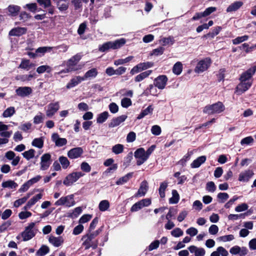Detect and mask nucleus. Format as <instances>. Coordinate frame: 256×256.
<instances>
[{
	"instance_id": "obj_56",
	"label": "nucleus",
	"mask_w": 256,
	"mask_h": 256,
	"mask_svg": "<svg viewBox=\"0 0 256 256\" xmlns=\"http://www.w3.org/2000/svg\"><path fill=\"white\" fill-rule=\"evenodd\" d=\"M248 38V36L246 35L242 36H238L232 40V43L234 44H238L243 42L247 40Z\"/></svg>"
},
{
	"instance_id": "obj_27",
	"label": "nucleus",
	"mask_w": 256,
	"mask_h": 256,
	"mask_svg": "<svg viewBox=\"0 0 256 256\" xmlns=\"http://www.w3.org/2000/svg\"><path fill=\"white\" fill-rule=\"evenodd\" d=\"M148 190V183L146 181L142 182L138 192L135 194V197L144 196Z\"/></svg>"
},
{
	"instance_id": "obj_48",
	"label": "nucleus",
	"mask_w": 256,
	"mask_h": 256,
	"mask_svg": "<svg viewBox=\"0 0 256 256\" xmlns=\"http://www.w3.org/2000/svg\"><path fill=\"white\" fill-rule=\"evenodd\" d=\"M58 160L64 169H66L69 166L70 162L66 157L61 156Z\"/></svg>"
},
{
	"instance_id": "obj_53",
	"label": "nucleus",
	"mask_w": 256,
	"mask_h": 256,
	"mask_svg": "<svg viewBox=\"0 0 256 256\" xmlns=\"http://www.w3.org/2000/svg\"><path fill=\"white\" fill-rule=\"evenodd\" d=\"M35 150L34 149H30L22 153V155L27 160H30L34 156Z\"/></svg>"
},
{
	"instance_id": "obj_31",
	"label": "nucleus",
	"mask_w": 256,
	"mask_h": 256,
	"mask_svg": "<svg viewBox=\"0 0 256 256\" xmlns=\"http://www.w3.org/2000/svg\"><path fill=\"white\" fill-rule=\"evenodd\" d=\"M243 5L241 1H236L230 4L226 8V12H230L237 10Z\"/></svg>"
},
{
	"instance_id": "obj_8",
	"label": "nucleus",
	"mask_w": 256,
	"mask_h": 256,
	"mask_svg": "<svg viewBox=\"0 0 256 256\" xmlns=\"http://www.w3.org/2000/svg\"><path fill=\"white\" fill-rule=\"evenodd\" d=\"M154 66V63L150 62H141L134 67L131 70L130 74L134 75L141 71L147 70L148 68H152Z\"/></svg>"
},
{
	"instance_id": "obj_62",
	"label": "nucleus",
	"mask_w": 256,
	"mask_h": 256,
	"mask_svg": "<svg viewBox=\"0 0 256 256\" xmlns=\"http://www.w3.org/2000/svg\"><path fill=\"white\" fill-rule=\"evenodd\" d=\"M234 238V236L232 234L226 235L224 236H220L218 238V241H222L223 242H226L232 240Z\"/></svg>"
},
{
	"instance_id": "obj_2",
	"label": "nucleus",
	"mask_w": 256,
	"mask_h": 256,
	"mask_svg": "<svg viewBox=\"0 0 256 256\" xmlns=\"http://www.w3.org/2000/svg\"><path fill=\"white\" fill-rule=\"evenodd\" d=\"M101 232L102 228H100L93 232H88V233L82 236V238L84 240L82 245L84 246L86 250H88L91 247L94 249L96 248L97 244H94L92 240L97 236Z\"/></svg>"
},
{
	"instance_id": "obj_14",
	"label": "nucleus",
	"mask_w": 256,
	"mask_h": 256,
	"mask_svg": "<svg viewBox=\"0 0 256 256\" xmlns=\"http://www.w3.org/2000/svg\"><path fill=\"white\" fill-rule=\"evenodd\" d=\"M151 204L150 198H144L135 203L131 208V212H137L142 208L148 206Z\"/></svg>"
},
{
	"instance_id": "obj_57",
	"label": "nucleus",
	"mask_w": 256,
	"mask_h": 256,
	"mask_svg": "<svg viewBox=\"0 0 256 256\" xmlns=\"http://www.w3.org/2000/svg\"><path fill=\"white\" fill-rule=\"evenodd\" d=\"M216 186L213 182H209L206 183V189L210 192H214L216 190Z\"/></svg>"
},
{
	"instance_id": "obj_59",
	"label": "nucleus",
	"mask_w": 256,
	"mask_h": 256,
	"mask_svg": "<svg viewBox=\"0 0 256 256\" xmlns=\"http://www.w3.org/2000/svg\"><path fill=\"white\" fill-rule=\"evenodd\" d=\"M172 236L175 238H178L184 234L183 231L178 228H175L170 232Z\"/></svg>"
},
{
	"instance_id": "obj_6",
	"label": "nucleus",
	"mask_w": 256,
	"mask_h": 256,
	"mask_svg": "<svg viewBox=\"0 0 256 256\" xmlns=\"http://www.w3.org/2000/svg\"><path fill=\"white\" fill-rule=\"evenodd\" d=\"M76 204L74 194H70L65 196H62L54 204L56 206H64L68 208L74 206Z\"/></svg>"
},
{
	"instance_id": "obj_33",
	"label": "nucleus",
	"mask_w": 256,
	"mask_h": 256,
	"mask_svg": "<svg viewBox=\"0 0 256 256\" xmlns=\"http://www.w3.org/2000/svg\"><path fill=\"white\" fill-rule=\"evenodd\" d=\"M152 70H148L144 72H141L139 74L137 75L134 78V81L136 82H140L148 78L152 73Z\"/></svg>"
},
{
	"instance_id": "obj_36",
	"label": "nucleus",
	"mask_w": 256,
	"mask_h": 256,
	"mask_svg": "<svg viewBox=\"0 0 256 256\" xmlns=\"http://www.w3.org/2000/svg\"><path fill=\"white\" fill-rule=\"evenodd\" d=\"M133 176V172H129L124 176L120 178L118 180L116 181V184L117 185H122L126 182Z\"/></svg>"
},
{
	"instance_id": "obj_64",
	"label": "nucleus",
	"mask_w": 256,
	"mask_h": 256,
	"mask_svg": "<svg viewBox=\"0 0 256 256\" xmlns=\"http://www.w3.org/2000/svg\"><path fill=\"white\" fill-rule=\"evenodd\" d=\"M248 205L246 203H242L238 205L235 208V211L236 212H242L248 210Z\"/></svg>"
},
{
	"instance_id": "obj_51",
	"label": "nucleus",
	"mask_w": 256,
	"mask_h": 256,
	"mask_svg": "<svg viewBox=\"0 0 256 256\" xmlns=\"http://www.w3.org/2000/svg\"><path fill=\"white\" fill-rule=\"evenodd\" d=\"M34 77V74H24L18 76L16 79L23 82H28L30 81Z\"/></svg>"
},
{
	"instance_id": "obj_15",
	"label": "nucleus",
	"mask_w": 256,
	"mask_h": 256,
	"mask_svg": "<svg viewBox=\"0 0 256 256\" xmlns=\"http://www.w3.org/2000/svg\"><path fill=\"white\" fill-rule=\"evenodd\" d=\"M48 238L50 244L56 248L60 246L64 242V238L62 236H55L53 235H50Z\"/></svg>"
},
{
	"instance_id": "obj_4",
	"label": "nucleus",
	"mask_w": 256,
	"mask_h": 256,
	"mask_svg": "<svg viewBox=\"0 0 256 256\" xmlns=\"http://www.w3.org/2000/svg\"><path fill=\"white\" fill-rule=\"evenodd\" d=\"M81 58L82 55L80 54H77L68 60L64 62L63 64L66 65L71 72L76 71L82 68L80 65L78 64Z\"/></svg>"
},
{
	"instance_id": "obj_49",
	"label": "nucleus",
	"mask_w": 256,
	"mask_h": 256,
	"mask_svg": "<svg viewBox=\"0 0 256 256\" xmlns=\"http://www.w3.org/2000/svg\"><path fill=\"white\" fill-rule=\"evenodd\" d=\"M8 10L12 16H16L20 10V7L16 5H10L8 7Z\"/></svg>"
},
{
	"instance_id": "obj_3",
	"label": "nucleus",
	"mask_w": 256,
	"mask_h": 256,
	"mask_svg": "<svg viewBox=\"0 0 256 256\" xmlns=\"http://www.w3.org/2000/svg\"><path fill=\"white\" fill-rule=\"evenodd\" d=\"M36 225V222H32L25 227L24 230L21 233L23 241H28L35 236L38 232V228Z\"/></svg>"
},
{
	"instance_id": "obj_63",
	"label": "nucleus",
	"mask_w": 256,
	"mask_h": 256,
	"mask_svg": "<svg viewBox=\"0 0 256 256\" xmlns=\"http://www.w3.org/2000/svg\"><path fill=\"white\" fill-rule=\"evenodd\" d=\"M80 169L82 171L86 172H89L91 170V166L86 162H84L80 164Z\"/></svg>"
},
{
	"instance_id": "obj_9",
	"label": "nucleus",
	"mask_w": 256,
	"mask_h": 256,
	"mask_svg": "<svg viewBox=\"0 0 256 256\" xmlns=\"http://www.w3.org/2000/svg\"><path fill=\"white\" fill-rule=\"evenodd\" d=\"M134 157L138 159L136 160V164L138 166H140L144 164L148 158L146 154V151L144 148H139L134 152Z\"/></svg>"
},
{
	"instance_id": "obj_54",
	"label": "nucleus",
	"mask_w": 256,
	"mask_h": 256,
	"mask_svg": "<svg viewBox=\"0 0 256 256\" xmlns=\"http://www.w3.org/2000/svg\"><path fill=\"white\" fill-rule=\"evenodd\" d=\"M30 194H28L26 196L16 200L14 202V206L16 208L19 207L20 205L24 204L27 200L30 198Z\"/></svg>"
},
{
	"instance_id": "obj_26",
	"label": "nucleus",
	"mask_w": 256,
	"mask_h": 256,
	"mask_svg": "<svg viewBox=\"0 0 256 256\" xmlns=\"http://www.w3.org/2000/svg\"><path fill=\"white\" fill-rule=\"evenodd\" d=\"M82 81H84L82 77L80 76H76L70 80V82L66 84V88L70 89L74 88L80 83Z\"/></svg>"
},
{
	"instance_id": "obj_61",
	"label": "nucleus",
	"mask_w": 256,
	"mask_h": 256,
	"mask_svg": "<svg viewBox=\"0 0 256 256\" xmlns=\"http://www.w3.org/2000/svg\"><path fill=\"white\" fill-rule=\"evenodd\" d=\"M217 198L219 200L220 202L223 203L228 198L229 196L226 192H220L218 194Z\"/></svg>"
},
{
	"instance_id": "obj_32",
	"label": "nucleus",
	"mask_w": 256,
	"mask_h": 256,
	"mask_svg": "<svg viewBox=\"0 0 256 256\" xmlns=\"http://www.w3.org/2000/svg\"><path fill=\"white\" fill-rule=\"evenodd\" d=\"M98 74V72L96 68H92L87 71L82 78L85 80L88 78H95Z\"/></svg>"
},
{
	"instance_id": "obj_38",
	"label": "nucleus",
	"mask_w": 256,
	"mask_h": 256,
	"mask_svg": "<svg viewBox=\"0 0 256 256\" xmlns=\"http://www.w3.org/2000/svg\"><path fill=\"white\" fill-rule=\"evenodd\" d=\"M2 187L4 188H8L10 189L16 188L18 186V184L12 180H8L4 182L2 184Z\"/></svg>"
},
{
	"instance_id": "obj_43",
	"label": "nucleus",
	"mask_w": 256,
	"mask_h": 256,
	"mask_svg": "<svg viewBox=\"0 0 256 256\" xmlns=\"http://www.w3.org/2000/svg\"><path fill=\"white\" fill-rule=\"evenodd\" d=\"M134 58L133 56H129L125 58L118 59L114 61V64L116 66L122 65L130 62Z\"/></svg>"
},
{
	"instance_id": "obj_39",
	"label": "nucleus",
	"mask_w": 256,
	"mask_h": 256,
	"mask_svg": "<svg viewBox=\"0 0 256 256\" xmlns=\"http://www.w3.org/2000/svg\"><path fill=\"white\" fill-rule=\"evenodd\" d=\"M16 112L15 108L14 106H10L7 108L2 113V117L10 118Z\"/></svg>"
},
{
	"instance_id": "obj_23",
	"label": "nucleus",
	"mask_w": 256,
	"mask_h": 256,
	"mask_svg": "<svg viewBox=\"0 0 256 256\" xmlns=\"http://www.w3.org/2000/svg\"><path fill=\"white\" fill-rule=\"evenodd\" d=\"M254 173L252 170H246L242 172L239 174L238 180L242 182H247L252 176Z\"/></svg>"
},
{
	"instance_id": "obj_10",
	"label": "nucleus",
	"mask_w": 256,
	"mask_h": 256,
	"mask_svg": "<svg viewBox=\"0 0 256 256\" xmlns=\"http://www.w3.org/2000/svg\"><path fill=\"white\" fill-rule=\"evenodd\" d=\"M211 64V60L209 58H206L200 60L197 64L194 71L196 72L200 73L206 70Z\"/></svg>"
},
{
	"instance_id": "obj_55",
	"label": "nucleus",
	"mask_w": 256,
	"mask_h": 256,
	"mask_svg": "<svg viewBox=\"0 0 256 256\" xmlns=\"http://www.w3.org/2000/svg\"><path fill=\"white\" fill-rule=\"evenodd\" d=\"M58 7L60 10H66L68 8V2L65 0H60L58 2Z\"/></svg>"
},
{
	"instance_id": "obj_25",
	"label": "nucleus",
	"mask_w": 256,
	"mask_h": 256,
	"mask_svg": "<svg viewBox=\"0 0 256 256\" xmlns=\"http://www.w3.org/2000/svg\"><path fill=\"white\" fill-rule=\"evenodd\" d=\"M127 118V116L122 115L118 117L114 118L109 124V127L114 128L119 126L121 123L124 122Z\"/></svg>"
},
{
	"instance_id": "obj_7",
	"label": "nucleus",
	"mask_w": 256,
	"mask_h": 256,
	"mask_svg": "<svg viewBox=\"0 0 256 256\" xmlns=\"http://www.w3.org/2000/svg\"><path fill=\"white\" fill-rule=\"evenodd\" d=\"M84 175V174L81 172H73L66 176L63 184L66 186H71Z\"/></svg>"
},
{
	"instance_id": "obj_11",
	"label": "nucleus",
	"mask_w": 256,
	"mask_h": 256,
	"mask_svg": "<svg viewBox=\"0 0 256 256\" xmlns=\"http://www.w3.org/2000/svg\"><path fill=\"white\" fill-rule=\"evenodd\" d=\"M52 162L51 155L50 154H43L40 158V169L42 170H48Z\"/></svg>"
},
{
	"instance_id": "obj_12",
	"label": "nucleus",
	"mask_w": 256,
	"mask_h": 256,
	"mask_svg": "<svg viewBox=\"0 0 256 256\" xmlns=\"http://www.w3.org/2000/svg\"><path fill=\"white\" fill-rule=\"evenodd\" d=\"M256 72V66H254L245 72H243L240 77V81L252 82V77Z\"/></svg>"
},
{
	"instance_id": "obj_20",
	"label": "nucleus",
	"mask_w": 256,
	"mask_h": 256,
	"mask_svg": "<svg viewBox=\"0 0 256 256\" xmlns=\"http://www.w3.org/2000/svg\"><path fill=\"white\" fill-rule=\"evenodd\" d=\"M32 92V88L28 86H20L16 90V94L22 98L29 96Z\"/></svg>"
},
{
	"instance_id": "obj_16",
	"label": "nucleus",
	"mask_w": 256,
	"mask_h": 256,
	"mask_svg": "<svg viewBox=\"0 0 256 256\" xmlns=\"http://www.w3.org/2000/svg\"><path fill=\"white\" fill-rule=\"evenodd\" d=\"M168 78L164 75H162L156 78L154 80V85L160 90L164 88L168 82Z\"/></svg>"
},
{
	"instance_id": "obj_13",
	"label": "nucleus",
	"mask_w": 256,
	"mask_h": 256,
	"mask_svg": "<svg viewBox=\"0 0 256 256\" xmlns=\"http://www.w3.org/2000/svg\"><path fill=\"white\" fill-rule=\"evenodd\" d=\"M60 108V104L58 102H51L46 106V115L48 118H51L58 112Z\"/></svg>"
},
{
	"instance_id": "obj_1",
	"label": "nucleus",
	"mask_w": 256,
	"mask_h": 256,
	"mask_svg": "<svg viewBox=\"0 0 256 256\" xmlns=\"http://www.w3.org/2000/svg\"><path fill=\"white\" fill-rule=\"evenodd\" d=\"M126 42V39L121 38L114 41H110L99 46L98 50L105 52L109 50H116L122 47Z\"/></svg>"
},
{
	"instance_id": "obj_50",
	"label": "nucleus",
	"mask_w": 256,
	"mask_h": 256,
	"mask_svg": "<svg viewBox=\"0 0 256 256\" xmlns=\"http://www.w3.org/2000/svg\"><path fill=\"white\" fill-rule=\"evenodd\" d=\"M168 183L166 182H164L160 184V186L158 189L159 194L161 198H164L165 196V190L168 187Z\"/></svg>"
},
{
	"instance_id": "obj_19",
	"label": "nucleus",
	"mask_w": 256,
	"mask_h": 256,
	"mask_svg": "<svg viewBox=\"0 0 256 256\" xmlns=\"http://www.w3.org/2000/svg\"><path fill=\"white\" fill-rule=\"evenodd\" d=\"M252 84V82L240 81V83L236 86V92L238 94H242L249 89Z\"/></svg>"
},
{
	"instance_id": "obj_29",
	"label": "nucleus",
	"mask_w": 256,
	"mask_h": 256,
	"mask_svg": "<svg viewBox=\"0 0 256 256\" xmlns=\"http://www.w3.org/2000/svg\"><path fill=\"white\" fill-rule=\"evenodd\" d=\"M206 156H200L194 160L190 164L192 168H198L200 167L206 160Z\"/></svg>"
},
{
	"instance_id": "obj_60",
	"label": "nucleus",
	"mask_w": 256,
	"mask_h": 256,
	"mask_svg": "<svg viewBox=\"0 0 256 256\" xmlns=\"http://www.w3.org/2000/svg\"><path fill=\"white\" fill-rule=\"evenodd\" d=\"M132 104V102L129 98H124L121 100V106L124 108H128Z\"/></svg>"
},
{
	"instance_id": "obj_46",
	"label": "nucleus",
	"mask_w": 256,
	"mask_h": 256,
	"mask_svg": "<svg viewBox=\"0 0 256 256\" xmlns=\"http://www.w3.org/2000/svg\"><path fill=\"white\" fill-rule=\"evenodd\" d=\"M32 144L34 146L41 148L44 146V140L42 138H36L32 140Z\"/></svg>"
},
{
	"instance_id": "obj_22",
	"label": "nucleus",
	"mask_w": 256,
	"mask_h": 256,
	"mask_svg": "<svg viewBox=\"0 0 256 256\" xmlns=\"http://www.w3.org/2000/svg\"><path fill=\"white\" fill-rule=\"evenodd\" d=\"M9 128L8 125L4 124L0 122V136L3 138H9L12 134V131H8Z\"/></svg>"
},
{
	"instance_id": "obj_40",
	"label": "nucleus",
	"mask_w": 256,
	"mask_h": 256,
	"mask_svg": "<svg viewBox=\"0 0 256 256\" xmlns=\"http://www.w3.org/2000/svg\"><path fill=\"white\" fill-rule=\"evenodd\" d=\"M52 71V68L48 65H43L38 66L36 68V72L39 74H43L45 72L50 73Z\"/></svg>"
},
{
	"instance_id": "obj_58",
	"label": "nucleus",
	"mask_w": 256,
	"mask_h": 256,
	"mask_svg": "<svg viewBox=\"0 0 256 256\" xmlns=\"http://www.w3.org/2000/svg\"><path fill=\"white\" fill-rule=\"evenodd\" d=\"M42 194H38L34 197H32L28 203L32 206L34 205L38 200L42 198Z\"/></svg>"
},
{
	"instance_id": "obj_24",
	"label": "nucleus",
	"mask_w": 256,
	"mask_h": 256,
	"mask_svg": "<svg viewBox=\"0 0 256 256\" xmlns=\"http://www.w3.org/2000/svg\"><path fill=\"white\" fill-rule=\"evenodd\" d=\"M190 253L194 254V256H204L206 250L203 248H198L195 246H190L188 248Z\"/></svg>"
},
{
	"instance_id": "obj_17",
	"label": "nucleus",
	"mask_w": 256,
	"mask_h": 256,
	"mask_svg": "<svg viewBox=\"0 0 256 256\" xmlns=\"http://www.w3.org/2000/svg\"><path fill=\"white\" fill-rule=\"evenodd\" d=\"M84 150L81 147H76L70 149L68 152V156L70 159H76L82 156Z\"/></svg>"
},
{
	"instance_id": "obj_42",
	"label": "nucleus",
	"mask_w": 256,
	"mask_h": 256,
	"mask_svg": "<svg viewBox=\"0 0 256 256\" xmlns=\"http://www.w3.org/2000/svg\"><path fill=\"white\" fill-rule=\"evenodd\" d=\"M172 197L169 200V202L171 204H177L180 200V196L178 192L175 190H172Z\"/></svg>"
},
{
	"instance_id": "obj_34",
	"label": "nucleus",
	"mask_w": 256,
	"mask_h": 256,
	"mask_svg": "<svg viewBox=\"0 0 256 256\" xmlns=\"http://www.w3.org/2000/svg\"><path fill=\"white\" fill-rule=\"evenodd\" d=\"M157 93V90L155 86L150 84L147 88L144 90V94L145 96L152 95L156 96Z\"/></svg>"
},
{
	"instance_id": "obj_44",
	"label": "nucleus",
	"mask_w": 256,
	"mask_h": 256,
	"mask_svg": "<svg viewBox=\"0 0 256 256\" xmlns=\"http://www.w3.org/2000/svg\"><path fill=\"white\" fill-rule=\"evenodd\" d=\"M109 116V114L108 112H104L98 116L96 121L98 123L102 124L104 122Z\"/></svg>"
},
{
	"instance_id": "obj_30",
	"label": "nucleus",
	"mask_w": 256,
	"mask_h": 256,
	"mask_svg": "<svg viewBox=\"0 0 256 256\" xmlns=\"http://www.w3.org/2000/svg\"><path fill=\"white\" fill-rule=\"evenodd\" d=\"M35 66V64L30 62L28 60H22L18 66V68H20L26 70H28L30 68Z\"/></svg>"
},
{
	"instance_id": "obj_5",
	"label": "nucleus",
	"mask_w": 256,
	"mask_h": 256,
	"mask_svg": "<svg viewBox=\"0 0 256 256\" xmlns=\"http://www.w3.org/2000/svg\"><path fill=\"white\" fill-rule=\"evenodd\" d=\"M224 110V106L222 102H218L215 104L206 106L203 110L204 113L208 114H220Z\"/></svg>"
},
{
	"instance_id": "obj_47",
	"label": "nucleus",
	"mask_w": 256,
	"mask_h": 256,
	"mask_svg": "<svg viewBox=\"0 0 256 256\" xmlns=\"http://www.w3.org/2000/svg\"><path fill=\"white\" fill-rule=\"evenodd\" d=\"M174 40L172 36L168 38H163L160 40V42L163 46L172 45L174 43Z\"/></svg>"
},
{
	"instance_id": "obj_21",
	"label": "nucleus",
	"mask_w": 256,
	"mask_h": 256,
	"mask_svg": "<svg viewBox=\"0 0 256 256\" xmlns=\"http://www.w3.org/2000/svg\"><path fill=\"white\" fill-rule=\"evenodd\" d=\"M52 140L55 143L56 146H62L67 144V140L65 138H60L58 133H54L52 136Z\"/></svg>"
},
{
	"instance_id": "obj_52",
	"label": "nucleus",
	"mask_w": 256,
	"mask_h": 256,
	"mask_svg": "<svg viewBox=\"0 0 256 256\" xmlns=\"http://www.w3.org/2000/svg\"><path fill=\"white\" fill-rule=\"evenodd\" d=\"M110 207V203L107 200H102L98 206L100 210L102 212H104L106 210Z\"/></svg>"
},
{
	"instance_id": "obj_35",
	"label": "nucleus",
	"mask_w": 256,
	"mask_h": 256,
	"mask_svg": "<svg viewBox=\"0 0 256 256\" xmlns=\"http://www.w3.org/2000/svg\"><path fill=\"white\" fill-rule=\"evenodd\" d=\"M153 108L152 106L150 105L146 109L142 110L140 114L138 116L137 119L140 120L144 118L145 116L152 113Z\"/></svg>"
},
{
	"instance_id": "obj_45",
	"label": "nucleus",
	"mask_w": 256,
	"mask_h": 256,
	"mask_svg": "<svg viewBox=\"0 0 256 256\" xmlns=\"http://www.w3.org/2000/svg\"><path fill=\"white\" fill-rule=\"evenodd\" d=\"M182 70V64L180 62H176L173 66L172 72L176 74L179 75L181 74Z\"/></svg>"
},
{
	"instance_id": "obj_41",
	"label": "nucleus",
	"mask_w": 256,
	"mask_h": 256,
	"mask_svg": "<svg viewBox=\"0 0 256 256\" xmlns=\"http://www.w3.org/2000/svg\"><path fill=\"white\" fill-rule=\"evenodd\" d=\"M49 252V248L47 246L42 245L36 252V255L37 256H44L48 253Z\"/></svg>"
},
{
	"instance_id": "obj_37",
	"label": "nucleus",
	"mask_w": 256,
	"mask_h": 256,
	"mask_svg": "<svg viewBox=\"0 0 256 256\" xmlns=\"http://www.w3.org/2000/svg\"><path fill=\"white\" fill-rule=\"evenodd\" d=\"M124 150V146L122 144H116L112 148V152L115 154H119L123 152Z\"/></svg>"
},
{
	"instance_id": "obj_28",
	"label": "nucleus",
	"mask_w": 256,
	"mask_h": 256,
	"mask_svg": "<svg viewBox=\"0 0 256 256\" xmlns=\"http://www.w3.org/2000/svg\"><path fill=\"white\" fill-rule=\"evenodd\" d=\"M26 28L18 27L10 30L9 32V35L10 36H20L26 34Z\"/></svg>"
},
{
	"instance_id": "obj_18",
	"label": "nucleus",
	"mask_w": 256,
	"mask_h": 256,
	"mask_svg": "<svg viewBox=\"0 0 256 256\" xmlns=\"http://www.w3.org/2000/svg\"><path fill=\"white\" fill-rule=\"evenodd\" d=\"M230 252L232 254L246 256L248 254V250L246 247H240L238 246H235L230 248Z\"/></svg>"
}]
</instances>
